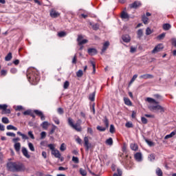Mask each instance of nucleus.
I'll use <instances>...</instances> for the list:
<instances>
[{
	"label": "nucleus",
	"instance_id": "dca6fc26",
	"mask_svg": "<svg viewBox=\"0 0 176 176\" xmlns=\"http://www.w3.org/2000/svg\"><path fill=\"white\" fill-rule=\"evenodd\" d=\"M121 19H122V20H127L129 21V19H130V16L129 15V14H127V12L122 11L121 12V16H120Z\"/></svg>",
	"mask_w": 176,
	"mask_h": 176
},
{
	"label": "nucleus",
	"instance_id": "a878e982",
	"mask_svg": "<svg viewBox=\"0 0 176 176\" xmlns=\"http://www.w3.org/2000/svg\"><path fill=\"white\" fill-rule=\"evenodd\" d=\"M89 100H90V101H94L96 100V92L89 94Z\"/></svg>",
	"mask_w": 176,
	"mask_h": 176
},
{
	"label": "nucleus",
	"instance_id": "20e7f679",
	"mask_svg": "<svg viewBox=\"0 0 176 176\" xmlns=\"http://www.w3.org/2000/svg\"><path fill=\"white\" fill-rule=\"evenodd\" d=\"M68 124L70 127H72L76 131H82V126L78 123L74 124V120L71 118H69L67 120Z\"/></svg>",
	"mask_w": 176,
	"mask_h": 176
},
{
	"label": "nucleus",
	"instance_id": "f704fd0d",
	"mask_svg": "<svg viewBox=\"0 0 176 176\" xmlns=\"http://www.w3.org/2000/svg\"><path fill=\"white\" fill-rule=\"evenodd\" d=\"M28 146H29L30 150L32 152H35V147H34V144H32V143L29 142L28 143Z\"/></svg>",
	"mask_w": 176,
	"mask_h": 176
},
{
	"label": "nucleus",
	"instance_id": "9d476101",
	"mask_svg": "<svg viewBox=\"0 0 176 176\" xmlns=\"http://www.w3.org/2000/svg\"><path fill=\"white\" fill-rule=\"evenodd\" d=\"M122 39L123 42H124L125 43H130V41H131V38L130 37V36L129 34L122 35Z\"/></svg>",
	"mask_w": 176,
	"mask_h": 176
},
{
	"label": "nucleus",
	"instance_id": "69168bd1",
	"mask_svg": "<svg viewBox=\"0 0 176 176\" xmlns=\"http://www.w3.org/2000/svg\"><path fill=\"white\" fill-rule=\"evenodd\" d=\"M23 114L25 115V116H26L27 115H31V110H27L24 111Z\"/></svg>",
	"mask_w": 176,
	"mask_h": 176
},
{
	"label": "nucleus",
	"instance_id": "1a4fd4ad",
	"mask_svg": "<svg viewBox=\"0 0 176 176\" xmlns=\"http://www.w3.org/2000/svg\"><path fill=\"white\" fill-rule=\"evenodd\" d=\"M162 49H164V46H163L162 43H160L152 50V53L154 54L155 53H159V52H162Z\"/></svg>",
	"mask_w": 176,
	"mask_h": 176
},
{
	"label": "nucleus",
	"instance_id": "603ef678",
	"mask_svg": "<svg viewBox=\"0 0 176 176\" xmlns=\"http://www.w3.org/2000/svg\"><path fill=\"white\" fill-rule=\"evenodd\" d=\"M166 36V33H162L161 34H160L159 36H157V38L160 41L162 39H164V38Z\"/></svg>",
	"mask_w": 176,
	"mask_h": 176
},
{
	"label": "nucleus",
	"instance_id": "412c9836",
	"mask_svg": "<svg viewBox=\"0 0 176 176\" xmlns=\"http://www.w3.org/2000/svg\"><path fill=\"white\" fill-rule=\"evenodd\" d=\"M14 148L16 152H20V149L21 148V144H20V142L15 143L14 145Z\"/></svg>",
	"mask_w": 176,
	"mask_h": 176
},
{
	"label": "nucleus",
	"instance_id": "72a5a7b5",
	"mask_svg": "<svg viewBox=\"0 0 176 176\" xmlns=\"http://www.w3.org/2000/svg\"><path fill=\"white\" fill-rule=\"evenodd\" d=\"M76 76L78 78H82V76H83V71L82 69H79L77 72H76Z\"/></svg>",
	"mask_w": 176,
	"mask_h": 176
},
{
	"label": "nucleus",
	"instance_id": "393cba45",
	"mask_svg": "<svg viewBox=\"0 0 176 176\" xmlns=\"http://www.w3.org/2000/svg\"><path fill=\"white\" fill-rule=\"evenodd\" d=\"M148 20L149 19L145 16V14L142 16V21L144 23V24H148Z\"/></svg>",
	"mask_w": 176,
	"mask_h": 176
},
{
	"label": "nucleus",
	"instance_id": "f03ea898",
	"mask_svg": "<svg viewBox=\"0 0 176 176\" xmlns=\"http://www.w3.org/2000/svg\"><path fill=\"white\" fill-rule=\"evenodd\" d=\"M26 76L32 85H38L41 77H39V72L36 71L34 68L28 69L27 71Z\"/></svg>",
	"mask_w": 176,
	"mask_h": 176
},
{
	"label": "nucleus",
	"instance_id": "ddd939ff",
	"mask_svg": "<svg viewBox=\"0 0 176 176\" xmlns=\"http://www.w3.org/2000/svg\"><path fill=\"white\" fill-rule=\"evenodd\" d=\"M21 151L23 156H25V157H26L27 159H30V157H31V155L28 154V150H27V148L22 147Z\"/></svg>",
	"mask_w": 176,
	"mask_h": 176
},
{
	"label": "nucleus",
	"instance_id": "2eb2a0df",
	"mask_svg": "<svg viewBox=\"0 0 176 176\" xmlns=\"http://www.w3.org/2000/svg\"><path fill=\"white\" fill-rule=\"evenodd\" d=\"M50 14L51 17H53L54 19H56L60 16V13L54 10H52L50 12Z\"/></svg>",
	"mask_w": 176,
	"mask_h": 176
},
{
	"label": "nucleus",
	"instance_id": "79ce46f5",
	"mask_svg": "<svg viewBox=\"0 0 176 176\" xmlns=\"http://www.w3.org/2000/svg\"><path fill=\"white\" fill-rule=\"evenodd\" d=\"M122 170L118 168L117 173H114L113 176H122Z\"/></svg>",
	"mask_w": 176,
	"mask_h": 176
},
{
	"label": "nucleus",
	"instance_id": "052dcab7",
	"mask_svg": "<svg viewBox=\"0 0 176 176\" xmlns=\"http://www.w3.org/2000/svg\"><path fill=\"white\" fill-rule=\"evenodd\" d=\"M137 78H138V75L135 74L133 75V78H131L130 83H133L134 82V80H135L137 79Z\"/></svg>",
	"mask_w": 176,
	"mask_h": 176
},
{
	"label": "nucleus",
	"instance_id": "f8f14e48",
	"mask_svg": "<svg viewBox=\"0 0 176 176\" xmlns=\"http://www.w3.org/2000/svg\"><path fill=\"white\" fill-rule=\"evenodd\" d=\"M34 113L37 115V116H39L41 118V120H45V115H43V113L39 110H34Z\"/></svg>",
	"mask_w": 176,
	"mask_h": 176
},
{
	"label": "nucleus",
	"instance_id": "f257e3e1",
	"mask_svg": "<svg viewBox=\"0 0 176 176\" xmlns=\"http://www.w3.org/2000/svg\"><path fill=\"white\" fill-rule=\"evenodd\" d=\"M154 97L157 100L152 98H147L146 99V101H147V102H149L150 104H155V105L149 104L148 107V109H150L152 112H160V113H164V112L166 111V108L159 104V101H163V96L160 94H155Z\"/></svg>",
	"mask_w": 176,
	"mask_h": 176
},
{
	"label": "nucleus",
	"instance_id": "6e6d98bb",
	"mask_svg": "<svg viewBox=\"0 0 176 176\" xmlns=\"http://www.w3.org/2000/svg\"><path fill=\"white\" fill-rule=\"evenodd\" d=\"M152 30H151V28H147L146 30V35H151V34H152Z\"/></svg>",
	"mask_w": 176,
	"mask_h": 176
},
{
	"label": "nucleus",
	"instance_id": "58836bf2",
	"mask_svg": "<svg viewBox=\"0 0 176 176\" xmlns=\"http://www.w3.org/2000/svg\"><path fill=\"white\" fill-rule=\"evenodd\" d=\"M7 108H8V104H0V109L3 111V112H5Z\"/></svg>",
	"mask_w": 176,
	"mask_h": 176
},
{
	"label": "nucleus",
	"instance_id": "8fccbe9b",
	"mask_svg": "<svg viewBox=\"0 0 176 176\" xmlns=\"http://www.w3.org/2000/svg\"><path fill=\"white\" fill-rule=\"evenodd\" d=\"M65 149H67V147H65V144L63 143L60 145V151H61V152H64V151H65Z\"/></svg>",
	"mask_w": 176,
	"mask_h": 176
},
{
	"label": "nucleus",
	"instance_id": "864d4df0",
	"mask_svg": "<svg viewBox=\"0 0 176 176\" xmlns=\"http://www.w3.org/2000/svg\"><path fill=\"white\" fill-rule=\"evenodd\" d=\"M28 135H29V137H30V138H31L32 140H35V136H34V133H32V131H30L28 132Z\"/></svg>",
	"mask_w": 176,
	"mask_h": 176
},
{
	"label": "nucleus",
	"instance_id": "4c0bfd02",
	"mask_svg": "<svg viewBox=\"0 0 176 176\" xmlns=\"http://www.w3.org/2000/svg\"><path fill=\"white\" fill-rule=\"evenodd\" d=\"M145 141H146V144H148V145L149 146H155V143H154L153 142L150 141V140H148V139H146Z\"/></svg>",
	"mask_w": 176,
	"mask_h": 176
},
{
	"label": "nucleus",
	"instance_id": "5fc2aeb1",
	"mask_svg": "<svg viewBox=\"0 0 176 176\" xmlns=\"http://www.w3.org/2000/svg\"><path fill=\"white\" fill-rule=\"evenodd\" d=\"M6 135H8V137H16V133L12 132H7Z\"/></svg>",
	"mask_w": 176,
	"mask_h": 176
},
{
	"label": "nucleus",
	"instance_id": "aec40b11",
	"mask_svg": "<svg viewBox=\"0 0 176 176\" xmlns=\"http://www.w3.org/2000/svg\"><path fill=\"white\" fill-rule=\"evenodd\" d=\"M102 122L106 127V129H108L109 127V120L107 118V116L104 117V119L102 120Z\"/></svg>",
	"mask_w": 176,
	"mask_h": 176
},
{
	"label": "nucleus",
	"instance_id": "e2e57ef3",
	"mask_svg": "<svg viewBox=\"0 0 176 176\" xmlns=\"http://www.w3.org/2000/svg\"><path fill=\"white\" fill-rule=\"evenodd\" d=\"M136 52H137V47H131V50H130L131 53H135Z\"/></svg>",
	"mask_w": 176,
	"mask_h": 176
},
{
	"label": "nucleus",
	"instance_id": "a18cd8bd",
	"mask_svg": "<svg viewBox=\"0 0 176 176\" xmlns=\"http://www.w3.org/2000/svg\"><path fill=\"white\" fill-rule=\"evenodd\" d=\"M56 129H57V126H56L54 124H52V128L50 131V134H54V131H56Z\"/></svg>",
	"mask_w": 176,
	"mask_h": 176
},
{
	"label": "nucleus",
	"instance_id": "4d7b16f0",
	"mask_svg": "<svg viewBox=\"0 0 176 176\" xmlns=\"http://www.w3.org/2000/svg\"><path fill=\"white\" fill-rule=\"evenodd\" d=\"M44 138H46V132L43 131L41 133V139L44 140Z\"/></svg>",
	"mask_w": 176,
	"mask_h": 176
},
{
	"label": "nucleus",
	"instance_id": "a19ab883",
	"mask_svg": "<svg viewBox=\"0 0 176 176\" xmlns=\"http://www.w3.org/2000/svg\"><path fill=\"white\" fill-rule=\"evenodd\" d=\"M69 87V81L66 80L63 84V89H67Z\"/></svg>",
	"mask_w": 176,
	"mask_h": 176
},
{
	"label": "nucleus",
	"instance_id": "c03bdc74",
	"mask_svg": "<svg viewBox=\"0 0 176 176\" xmlns=\"http://www.w3.org/2000/svg\"><path fill=\"white\" fill-rule=\"evenodd\" d=\"M72 162H74V163H76V164H78V163H79V158L78 157L73 156Z\"/></svg>",
	"mask_w": 176,
	"mask_h": 176
},
{
	"label": "nucleus",
	"instance_id": "2f4dec72",
	"mask_svg": "<svg viewBox=\"0 0 176 176\" xmlns=\"http://www.w3.org/2000/svg\"><path fill=\"white\" fill-rule=\"evenodd\" d=\"M107 145H113V140H112V138H109L106 140Z\"/></svg>",
	"mask_w": 176,
	"mask_h": 176
},
{
	"label": "nucleus",
	"instance_id": "a211bd4d",
	"mask_svg": "<svg viewBox=\"0 0 176 176\" xmlns=\"http://www.w3.org/2000/svg\"><path fill=\"white\" fill-rule=\"evenodd\" d=\"M88 54L89 56H94L97 54V50L96 48H89L88 49Z\"/></svg>",
	"mask_w": 176,
	"mask_h": 176
},
{
	"label": "nucleus",
	"instance_id": "6e6552de",
	"mask_svg": "<svg viewBox=\"0 0 176 176\" xmlns=\"http://www.w3.org/2000/svg\"><path fill=\"white\" fill-rule=\"evenodd\" d=\"M142 6V3H141V1H135L133 3L129 4V8L131 9H137L138 8H141Z\"/></svg>",
	"mask_w": 176,
	"mask_h": 176
},
{
	"label": "nucleus",
	"instance_id": "7c9ffc66",
	"mask_svg": "<svg viewBox=\"0 0 176 176\" xmlns=\"http://www.w3.org/2000/svg\"><path fill=\"white\" fill-rule=\"evenodd\" d=\"M7 130H14V131H17V127L13 125H8Z\"/></svg>",
	"mask_w": 176,
	"mask_h": 176
},
{
	"label": "nucleus",
	"instance_id": "49530a36",
	"mask_svg": "<svg viewBox=\"0 0 176 176\" xmlns=\"http://www.w3.org/2000/svg\"><path fill=\"white\" fill-rule=\"evenodd\" d=\"M148 159H150L151 162H153V160H155V159H156V155L155 154H151L148 156Z\"/></svg>",
	"mask_w": 176,
	"mask_h": 176
},
{
	"label": "nucleus",
	"instance_id": "bb28decb",
	"mask_svg": "<svg viewBox=\"0 0 176 176\" xmlns=\"http://www.w3.org/2000/svg\"><path fill=\"white\" fill-rule=\"evenodd\" d=\"M137 34H138V38L139 39H141V38L142 37V35H144V32L142 31V29H140L138 30Z\"/></svg>",
	"mask_w": 176,
	"mask_h": 176
},
{
	"label": "nucleus",
	"instance_id": "4468645a",
	"mask_svg": "<svg viewBox=\"0 0 176 176\" xmlns=\"http://www.w3.org/2000/svg\"><path fill=\"white\" fill-rule=\"evenodd\" d=\"M52 155H54V156L57 159L61 158V153H60V151H58V150L57 149H55L53 151H52Z\"/></svg>",
	"mask_w": 176,
	"mask_h": 176
},
{
	"label": "nucleus",
	"instance_id": "423d86ee",
	"mask_svg": "<svg viewBox=\"0 0 176 176\" xmlns=\"http://www.w3.org/2000/svg\"><path fill=\"white\" fill-rule=\"evenodd\" d=\"M77 42L79 46H82V45H85V43H87L88 41L87 39H83V36L80 34L78 36Z\"/></svg>",
	"mask_w": 176,
	"mask_h": 176
},
{
	"label": "nucleus",
	"instance_id": "0e129e2a",
	"mask_svg": "<svg viewBox=\"0 0 176 176\" xmlns=\"http://www.w3.org/2000/svg\"><path fill=\"white\" fill-rule=\"evenodd\" d=\"M53 120L56 124H60V120L57 118H53Z\"/></svg>",
	"mask_w": 176,
	"mask_h": 176
},
{
	"label": "nucleus",
	"instance_id": "f3484780",
	"mask_svg": "<svg viewBox=\"0 0 176 176\" xmlns=\"http://www.w3.org/2000/svg\"><path fill=\"white\" fill-rule=\"evenodd\" d=\"M140 79H153V75L152 74H143L140 76Z\"/></svg>",
	"mask_w": 176,
	"mask_h": 176
},
{
	"label": "nucleus",
	"instance_id": "09e8293b",
	"mask_svg": "<svg viewBox=\"0 0 176 176\" xmlns=\"http://www.w3.org/2000/svg\"><path fill=\"white\" fill-rule=\"evenodd\" d=\"M57 112H58V113H59V115H63L64 114V109L61 107H59L57 109Z\"/></svg>",
	"mask_w": 176,
	"mask_h": 176
},
{
	"label": "nucleus",
	"instance_id": "6ab92c4d",
	"mask_svg": "<svg viewBox=\"0 0 176 176\" xmlns=\"http://www.w3.org/2000/svg\"><path fill=\"white\" fill-rule=\"evenodd\" d=\"M108 47H109V41H106L103 44L101 54H102V53H104V52L107 50V49H108Z\"/></svg>",
	"mask_w": 176,
	"mask_h": 176
},
{
	"label": "nucleus",
	"instance_id": "473e14b6",
	"mask_svg": "<svg viewBox=\"0 0 176 176\" xmlns=\"http://www.w3.org/2000/svg\"><path fill=\"white\" fill-rule=\"evenodd\" d=\"M124 101L126 105H129V107L131 106V100H130V99L125 98H124Z\"/></svg>",
	"mask_w": 176,
	"mask_h": 176
},
{
	"label": "nucleus",
	"instance_id": "c756f323",
	"mask_svg": "<svg viewBox=\"0 0 176 176\" xmlns=\"http://www.w3.org/2000/svg\"><path fill=\"white\" fill-rule=\"evenodd\" d=\"M12 52H9L5 57L6 61H10L12 60Z\"/></svg>",
	"mask_w": 176,
	"mask_h": 176
},
{
	"label": "nucleus",
	"instance_id": "9b49d317",
	"mask_svg": "<svg viewBox=\"0 0 176 176\" xmlns=\"http://www.w3.org/2000/svg\"><path fill=\"white\" fill-rule=\"evenodd\" d=\"M134 158H135L136 162H142V153H136L134 155Z\"/></svg>",
	"mask_w": 176,
	"mask_h": 176
},
{
	"label": "nucleus",
	"instance_id": "bf43d9fd",
	"mask_svg": "<svg viewBox=\"0 0 176 176\" xmlns=\"http://www.w3.org/2000/svg\"><path fill=\"white\" fill-rule=\"evenodd\" d=\"M24 108L21 105L16 106L15 108V111H23Z\"/></svg>",
	"mask_w": 176,
	"mask_h": 176
},
{
	"label": "nucleus",
	"instance_id": "e433bc0d",
	"mask_svg": "<svg viewBox=\"0 0 176 176\" xmlns=\"http://www.w3.org/2000/svg\"><path fill=\"white\" fill-rule=\"evenodd\" d=\"M1 122H2V123H4L5 124H9V119L6 117H3L1 119Z\"/></svg>",
	"mask_w": 176,
	"mask_h": 176
},
{
	"label": "nucleus",
	"instance_id": "ea45409f",
	"mask_svg": "<svg viewBox=\"0 0 176 176\" xmlns=\"http://www.w3.org/2000/svg\"><path fill=\"white\" fill-rule=\"evenodd\" d=\"M97 130H98V131H105V130H107V127H104V126H98L96 127Z\"/></svg>",
	"mask_w": 176,
	"mask_h": 176
},
{
	"label": "nucleus",
	"instance_id": "37998d69",
	"mask_svg": "<svg viewBox=\"0 0 176 176\" xmlns=\"http://www.w3.org/2000/svg\"><path fill=\"white\" fill-rule=\"evenodd\" d=\"M80 173L82 175V176H87V172H86V170L83 168H80Z\"/></svg>",
	"mask_w": 176,
	"mask_h": 176
},
{
	"label": "nucleus",
	"instance_id": "de8ad7c7",
	"mask_svg": "<svg viewBox=\"0 0 176 176\" xmlns=\"http://www.w3.org/2000/svg\"><path fill=\"white\" fill-rule=\"evenodd\" d=\"M65 35H67V33H65V32H60L58 33V36L60 38H63V37L65 36Z\"/></svg>",
	"mask_w": 176,
	"mask_h": 176
},
{
	"label": "nucleus",
	"instance_id": "338daca9",
	"mask_svg": "<svg viewBox=\"0 0 176 176\" xmlns=\"http://www.w3.org/2000/svg\"><path fill=\"white\" fill-rule=\"evenodd\" d=\"M92 28L95 31H97V30H98V28H99L98 24H94V25H92Z\"/></svg>",
	"mask_w": 176,
	"mask_h": 176
},
{
	"label": "nucleus",
	"instance_id": "0eeeda50",
	"mask_svg": "<svg viewBox=\"0 0 176 176\" xmlns=\"http://www.w3.org/2000/svg\"><path fill=\"white\" fill-rule=\"evenodd\" d=\"M84 146L87 152L91 148V144L89 142V138L87 137L84 138Z\"/></svg>",
	"mask_w": 176,
	"mask_h": 176
},
{
	"label": "nucleus",
	"instance_id": "5701e85b",
	"mask_svg": "<svg viewBox=\"0 0 176 176\" xmlns=\"http://www.w3.org/2000/svg\"><path fill=\"white\" fill-rule=\"evenodd\" d=\"M170 28H171V25H170V23H164L163 25V30H164V31H168Z\"/></svg>",
	"mask_w": 176,
	"mask_h": 176
},
{
	"label": "nucleus",
	"instance_id": "c9c22d12",
	"mask_svg": "<svg viewBox=\"0 0 176 176\" xmlns=\"http://www.w3.org/2000/svg\"><path fill=\"white\" fill-rule=\"evenodd\" d=\"M109 131H110L111 134H113L115 133L116 129H115V126L113 124L110 125Z\"/></svg>",
	"mask_w": 176,
	"mask_h": 176
},
{
	"label": "nucleus",
	"instance_id": "cd10ccee",
	"mask_svg": "<svg viewBox=\"0 0 176 176\" xmlns=\"http://www.w3.org/2000/svg\"><path fill=\"white\" fill-rule=\"evenodd\" d=\"M41 127H43L45 130H47V127H49V122L47 121L43 122L41 124Z\"/></svg>",
	"mask_w": 176,
	"mask_h": 176
},
{
	"label": "nucleus",
	"instance_id": "c85d7f7f",
	"mask_svg": "<svg viewBox=\"0 0 176 176\" xmlns=\"http://www.w3.org/2000/svg\"><path fill=\"white\" fill-rule=\"evenodd\" d=\"M155 173L156 175L158 176H163V171H162V169H160V168H157Z\"/></svg>",
	"mask_w": 176,
	"mask_h": 176
},
{
	"label": "nucleus",
	"instance_id": "b1692460",
	"mask_svg": "<svg viewBox=\"0 0 176 176\" xmlns=\"http://www.w3.org/2000/svg\"><path fill=\"white\" fill-rule=\"evenodd\" d=\"M131 149L132 151H138V145L135 143L131 144Z\"/></svg>",
	"mask_w": 176,
	"mask_h": 176
},
{
	"label": "nucleus",
	"instance_id": "774afa93",
	"mask_svg": "<svg viewBox=\"0 0 176 176\" xmlns=\"http://www.w3.org/2000/svg\"><path fill=\"white\" fill-rule=\"evenodd\" d=\"M10 72H11V74H17V69H16V68H12L11 69H10Z\"/></svg>",
	"mask_w": 176,
	"mask_h": 176
},
{
	"label": "nucleus",
	"instance_id": "4be33fe9",
	"mask_svg": "<svg viewBox=\"0 0 176 176\" xmlns=\"http://www.w3.org/2000/svg\"><path fill=\"white\" fill-rule=\"evenodd\" d=\"M176 134V131L171 132L170 134L166 135L164 138V140H168V138H173Z\"/></svg>",
	"mask_w": 176,
	"mask_h": 176
},
{
	"label": "nucleus",
	"instance_id": "13d9d810",
	"mask_svg": "<svg viewBox=\"0 0 176 176\" xmlns=\"http://www.w3.org/2000/svg\"><path fill=\"white\" fill-rule=\"evenodd\" d=\"M141 120L143 124H146V123H148V120L145 118V117H142Z\"/></svg>",
	"mask_w": 176,
	"mask_h": 176
},
{
	"label": "nucleus",
	"instance_id": "680f3d73",
	"mask_svg": "<svg viewBox=\"0 0 176 176\" xmlns=\"http://www.w3.org/2000/svg\"><path fill=\"white\" fill-rule=\"evenodd\" d=\"M7 74H8V71L3 70V69L1 71V76H6Z\"/></svg>",
	"mask_w": 176,
	"mask_h": 176
},
{
	"label": "nucleus",
	"instance_id": "39448f33",
	"mask_svg": "<svg viewBox=\"0 0 176 176\" xmlns=\"http://www.w3.org/2000/svg\"><path fill=\"white\" fill-rule=\"evenodd\" d=\"M122 157L121 163L123 164V166H129L130 164V159H131V157H129V155H126L124 156V155H120Z\"/></svg>",
	"mask_w": 176,
	"mask_h": 176
},
{
	"label": "nucleus",
	"instance_id": "7ed1b4c3",
	"mask_svg": "<svg viewBox=\"0 0 176 176\" xmlns=\"http://www.w3.org/2000/svg\"><path fill=\"white\" fill-rule=\"evenodd\" d=\"M8 168L12 173H19L24 170V165L20 162H10L7 164Z\"/></svg>",
	"mask_w": 176,
	"mask_h": 176
},
{
	"label": "nucleus",
	"instance_id": "3c124183",
	"mask_svg": "<svg viewBox=\"0 0 176 176\" xmlns=\"http://www.w3.org/2000/svg\"><path fill=\"white\" fill-rule=\"evenodd\" d=\"M47 147L50 148V150H52V152L56 150V148H54V144H48Z\"/></svg>",
	"mask_w": 176,
	"mask_h": 176
}]
</instances>
